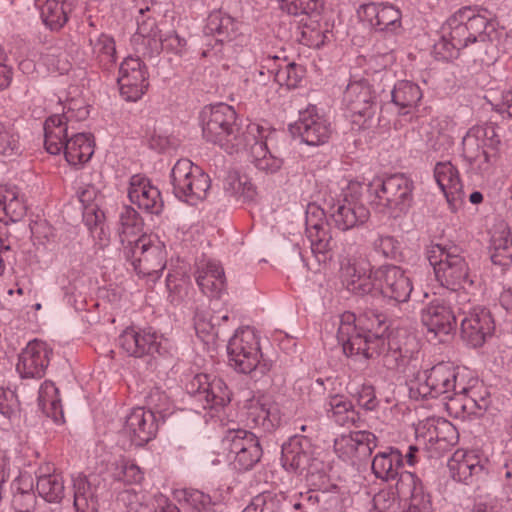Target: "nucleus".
<instances>
[{
  "label": "nucleus",
  "instance_id": "nucleus-31",
  "mask_svg": "<svg viewBox=\"0 0 512 512\" xmlns=\"http://www.w3.org/2000/svg\"><path fill=\"white\" fill-rule=\"evenodd\" d=\"M468 388L461 383L456 391L446 396V409L455 418L465 419L471 415H478L485 409L484 405L477 402L468 394Z\"/></svg>",
  "mask_w": 512,
  "mask_h": 512
},
{
  "label": "nucleus",
  "instance_id": "nucleus-35",
  "mask_svg": "<svg viewBox=\"0 0 512 512\" xmlns=\"http://www.w3.org/2000/svg\"><path fill=\"white\" fill-rule=\"evenodd\" d=\"M402 463L401 452L395 448H388L374 456L372 470L378 479L390 481L397 478Z\"/></svg>",
  "mask_w": 512,
  "mask_h": 512
},
{
  "label": "nucleus",
  "instance_id": "nucleus-11",
  "mask_svg": "<svg viewBox=\"0 0 512 512\" xmlns=\"http://www.w3.org/2000/svg\"><path fill=\"white\" fill-rule=\"evenodd\" d=\"M222 444L229 455L233 457L234 465L239 470L251 469L262 456L258 438L252 432L244 429L227 431Z\"/></svg>",
  "mask_w": 512,
  "mask_h": 512
},
{
  "label": "nucleus",
  "instance_id": "nucleus-4",
  "mask_svg": "<svg viewBox=\"0 0 512 512\" xmlns=\"http://www.w3.org/2000/svg\"><path fill=\"white\" fill-rule=\"evenodd\" d=\"M124 256L147 282H156L166 268V245L155 234L142 235L135 245L125 246Z\"/></svg>",
  "mask_w": 512,
  "mask_h": 512
},
{
  "label": "nucleus",
  "instance_id": "nucleus-64",
  "mask_svg": "<svg viewBox=\"0 0 512 512\" xmlns=\"http://www.w3.org/2000/svg\"><path fill=\"white\" fill-rule=\"evenodd\" d=\"M373 249L385 258H393L396 255L397 241L392 236L379 235L373 241Z\"/></svg>",
  "mask_w": 512,
  "mask_h": 512
},
{
  "label": "nucleus",
  "instance_id": "nucleus-21",
  "mask_svg": "<svg viewBox=\"0 0 512 512\" xmlns=\"http://www.w3.org/2000/svg\"><path fill=\"white\" fill-rule=\"evenodd\" d=\"M296 129L302 141L310 146L326 143L332 133L330 123L318 114L315 106H310L300 112Z\"/></svg>",
  "mask_w": 512,
  "mask_h": 512
},
{
  "label": "nucleus",
  "instance_id": "nucleus-18",
  "mask_svg": "<svg viewBox=\"0 0 512 512\" xmlns=\"http://www.w3.org/2000/svg\"><path fill=\"white\" fill-rule=\"evenodd\" d=\"M52 349L43 341H30L19 355L16 369L22 378H41L50 362Z\"/></svg>",
  "mask_w": 512,
  "mask_h": 512
},
{
  "label": "nucleus",
  "instance_id": "nucleus-62",
  "mask_svg": "<svg viewBox=\"0 0 512 512\" xmlns=\"http://www.w3.org/2000/svg\"><path fill=\"white\" fill-rule=\"evenodd\" d=\"M463 154L472 163L477 162L483 158L485 163L489 162V156L485 149H483L474 138L465 135L462 141Z\"/></svg>",
  "mask_w": 512,
  "mask_h": 512
},
{
  "label": "nucleus",
  "instance_id": "nucleus-56",
  "mask_svg": "<svg viewBox=\"0 0 512 512\" xmlns=\"http://www.w3.org/2000/svg\"><path fill=\"white\" fill-rule=\"evenodd\" d=\"M20 151L19 137L0 122V155L13 156Z\"/></svg>",
  "mask_w": 512,
  "mask_h": 512
},
{
  "label": "nucleus",
  "instance_id": "nucleus-23",
  "mask_svg": "<svg viewBox=\"0 0 512 512\" xmlns=\"http://www.w3.org/2000/svg\"><path fill=\"white\" fill-rule=\"evenodd\" d=\"M248 423L253 427H259L264 431H271L280 423V411L275 402L270 398L252 397L245 404Z\"/></svg>",
  "mask_w": 512,
  "mask_h": 512
},
{
  "label": "nucleus",
  "instance_id": "nucleus-49",
  "mask_svg": "<svg viewBox=\"0 0 512 512\" xmlns=\"http://www.w3.org/2000/svg\"><path fill=\"white\" fill-rule=\"evenodd\" d=\"M453 124L448 119H436L431 122L428 142L434 150L449 147L453 142Z\"/></svg>",
  "mask_w": 512,
  "mask_h": 512
},
{
  "label": "nucleus",
  "instance_id": "nucleus-50",
  "mask_svg": "<svg viewBox=\"0 0 512 512\" xmlns=\"http://www.w3.org/2000/svg\"><path fill=\"white\" fill-rule=\"evenodd\" d=\"M282 11L289 15L309 17H317L318 1L317 0H279Z\"/></svg>",
  "mask_w": 512,
  "mask_h": 512
},
{
  "label": "nucleus",
  "instance_id": "nucleus-24",
  "mask_svg": "<svg viewBox=\"0 0 512 512\" xmlns=\"http://www.w3.org/2000/svg\"><path fill=\"white\" fill-rule=\"evenodd\" d=\"M128 197L133 204L147 212L158 214L162 210L160 191L143 176L131 177Z\"/></svg>",
  "mask_w": 512,
  "mask_h": 512
},
{
  "label": "nucleus",
  "instance_id": "nucleus-57",
  "mask_svg": "<svg viewBox=\"0 0 512 512\" xmlns=\"http://www.w3.org/2000/svg\"><path fill=\"white\" fill-rule=\"evenodd\" d=\"M184 503L195 512H207L212 506V500L209 495L199 490H184Z\"/></svg>",
  "mask_w": 512,
  "mask_h": 512
},
{
  "label": "nucleus",
  "instance_id": "nucleus-42",
  "mask_svg": "<svg viewBox=\"0 0 512 512\" xmlns=\"http://www.w3.org/2000/svg\"><path fill=\"white\" fill-rule=\"evenodd\" d=\"M43 23L51 30L61 29L68 21V12L64 0H46L41 8Z\"/></svg>",
  "mask_w": 512,
  "mask_h": 512
},
{
  "label": "nucleus",
  "instance_id": "nucleus-19",
  "mask_svg": "<svg viewBox=\"0 0 512 512\" xmlns=\"http://www.w3.org/2000/svg\"><path fill=\"white\" fill-rule=\"evenodd\" d=\"M377 446L373 433L360 430L342 434L334 441V450L343 460H362Z\"/></svg>",
  "mask_w": 512,
  "mask_h": 512
},
{
  "label": "nucleus",
  "instance_id": "nucleus-14",
  "mask_svg": "<svg viewBox=\"0 0 512 512\" xmlns=\"http://www.w3.org/2000/svg\"><path fill=\"white\" fill-rule=\"evenodd\" d=\"M369 215V210L361 202L360 196L356 192L352 193L350 188L330 207V219L341 231L364 224Z\"/></svg>",
  "mask_w": 512,
  "mask_h": 512
},
{
  "label": "nucleus",
  "instance_id": "nucleus-33",
  "mask_svg": "<svg viewBox=\"0 0 512 512\" xmlns=\"http://www.w3.org/2000/svg\"><path fill=\"white\" fill-rule=\"evenodd\" d=\"M310 445L305 437L294 436L282 446L281 461L283 467L298 471L305 468L310 459Z\"/></svg>",
  "mask_w": 512,
  "mask_h": 512
},
{
  "label": "nucleus",
  "instance_id": "nucleus-39",
  "mask_svg": "<svg viewBox=\"0 0 512 512\" xmlns=\"http://www.w3.org/2000/svg\"><path fill=\"white\" fill-rule=\"evenodd\" d=\"M467 14H471V9L465 7L458 10L447 20V26L450 29V44L457 50L466 48L472 44L470 38L471 34H469V31H467V27L464 23L465 18H467Z\"/></svg>",
  "mask_w": 512,
  "mask_h": 512
},
{
  "label": "nucleus",
  "instance_id": "nucleus-9",
  "mask_svg": "<svg viewBox=\"0 0 512 512\" xmlns=\"http://www.w3.org/2000/svg\"><path fill=\"white\" fill-rule=\"evenodd\" d=\"M343 102L358 129L370 127L377 109V94L367 80L351 81L344 92Z\"/></svg>",
  "mask_w": 512,
  "mask_h": 512
},
{
  "label": "nucleus",
  "instance_id": "nucleus-37",
  "mask_svg": "<svg viewBox=\"0 0 512 512\" xmlns=\"http://www.w3.org/2000/svg\"><path fill=\"white\" fill-rule=\"evenodd\" d=\"M491 260L499 266H507L512 260V239L509 229L500 224L491 236Z\"/></svg>",
  "mask_w": 512,
  "mask_h": 512
},
{
  "label": "nucleus",
  "instance_id": "nucleus-7",
  "mask_svg": "<svg viewBox=\"0 0 512 512\" xmlns=\"http://www.w3.org/2000/svg\"><path fill=\"white\" fill-rule=\"evenodd\" d=\"M175 196L190 205L203 201L211 186L210 177L188 159L178 160L171 170Z\"/></svg>",
  "mask_w": 512,
  "mask_h": 512
},
{
  "label": "nucleus",
  "instance_id": "nucleus-5",
  "mask_svg": "<svg viewBox=\"0 0 512 512\" xmlns=\"http://www.w3.org/2000/svg\"><path fill=\"white\" fill-rule=\"evenodd\" d=\"M376 209L392 218L405 215L413 201V182L403 174H394L371 184Z\"/></svg>",
  "mask_w": 512,
  "mask_h": 512
},
{
  "label": "nucleus",
  "instance_id": "nucleus-15",
  "mask_svg": "<svg viewBox=\"0 0 512 512\" xmlns=\"http://www.w3.org/2000/svg\"><path fill=\"white\" fill-rule=\"evenodd\" d=\"M188 391L203 403V408L224 407L231 400V393L225 382L207 374H197L188 384Z\"/></svg>",
  "mask_w": 512,
  "mask_h": 512
},
{
  "label": "nucleus",
  "instance_id": "nucleus-63",
  "mask_svg": "<svg viewBox=\"0 0 512 512\" xmlns=\"http://www.w3.org/2000/svg\"><path fill=\"white\" fill-rule=\"evenodd\" d=\"M162 40V51L168 53L181 55L186 47V40L180 37L175 31H169L168 33L161 35Z\"/></svg>",
  "mask_w": 512,
  "mask_h": 512
},
{
  "label": "nucleus",
  "instance_id": "nucleus-17",
  "mask_svg": "<svg viewBox=\"0 0 512 512\" xmlns=\"http://www.w3.org/2000/svg\"><path fill=\"white\" fill-rule=\"evenodd\" d=\"M357 14L359 19L376 31L396 32L402 28V13L390 3H366Z\"/></svg>",
  "mask_w": 512,
  "mask_h": 512
},
{
  "label": "nucleus",
  "instance_id": "nucleus-27",
  "mask_svg": "<svg viewBox=\"0 0 512 512\" xmlns=\"http://www.w3.org/2000/svg\"><path fill=\"white\" fill-rule=\"evenodd\" d=\"M451 477L458 482L469 483L483 472L479 456L472 451L457 450L448 461Z\"/></svg>",
  "mask_w": 512,
  "mask_h": 512
},
{
  "label": "nucleus",
  "instance_id": "nucleus-51",
  "mask_svg": "<svg viewBox=\"0 0 512 512\" xmlns=\"http://www.w3.org/2000/svg\"><path fill=\"white\" fill-rule=\"evenodd\" d=\"M421 483L417 476L411 472L403 471L398 474L396 491L404 499H413L421 493Z\"/></svg>",
  "mask_w": 512,
  "mask_h": 512
},
{
  "label": "nucleus",
  "instance_id": "nucleus-8",
  "mask_svg": "<svg viewBox=\"0 0 512 512\" xmlns=\"http://www.w3.org/2000/svg\"><path fill=\"white\" fill-rule=\"evenodd\" d=\"M229 364L240 373L249 374L259 371L264 374L268 370L265 362H261L258 337L250 327L240 328L230 338L227 346Z\"/></svg>",
  "mask_w": 512,
  "mask_h": 512
},
{
  "label": "nucleus",
  "instance_id": "nucleus-36",
  "mask_svg": "<svg viewBox=\"0 0 512 512\" xmlns=\"http://www.w3.org/2000/svg\"><path fill=\"white\" fill-rule=\"evenodd\" d=\"M26 214V206L16 188L0 187V221L17 222Z\"/></svg>",
  "mask_w": 512,
  "mask_h": 512
},
{
  "label": "nucleus",
  "instance_id": "nucleus-45",
  "mask_svg": "<svg viewBox=\"0 0 512 512\" xmlns=\"http://www.w3.org/2000/svg\"><path fill=\"white\" fill-rule=\"evenodd\" d=\"M227 320L228 315H214L209 312L197 313L195 316V330L197 335L206 343L214 342L219 335V320Z\"/></svg>",
  "mask_w": 512,
  "mask_h": 512
},
{
  "label": "nucleus",
  "instance_id": "nucleus-13",
  "mask_svg": "<svg viewBox=\"0 0 512 512\" xmlns=\"http://www.w3.org/2000/svg\"><path fill=\"white\" fill-rule=\"evenodd\" d=\"M117 82L121 96L126 101L136 102L149 86L146 65L140 58H125L119 67Z\"/></svg>",
  "mask_w": 512,
  "mask_h": 512
},
{
  "label": "nucleus",
  "instance_id": "nucleus-28",
  "mask_svg": "<svg viewBox=\"0 0 512 512\" xmlns=\"http://www.w3.org/2000/svg\"><path fill=\"white\" fill-rule=\"evenodd\" d=\"M195 280L200 290L209 297H218L225 288L224 270L215 261L198 265Z\"/></svg>",
  "mask_w": 512,
  "mask_h": 512
},
{
  "label": "nucleus",
  "instance_id": "nucleus-16",
  "mask_svg": "<svg viewBox=\"0 0 512 512\" xmlns=\"http://www.w3.org/2000/svg\"><path fill=\"white\" fill-rule=\"evenodd\" d=\"M377 290L397 302H406L413 290L406 272L396 265H383L375 270Z\"/></svg>",
  "mask_w": 512,
  "mask_h": 512
},
{
  "label": "nucleus",
  "instance_id": "nucleus-32",
  "mask_svg": "<svg viewBox=\"0 0 512 512\" xmlns=\"http://www.w3.org/2000/svg\"><path fill=\"white\" fill-rule=\"evenodd\" d=\"M117 232L123 246L135 245L143 234V220L138 212L129 206H124L119 214Z\"/></svg>",
  "mask_w": 512,
  "mask_h": 512
},
{
  "label": "nucleus",
  "instance_id": "nucleus-48",
  "mask_svg": "<svg viewBox=\"0 0 512 512\" xmlns=\"http://www.w3.org/2000/svg\"><path fill=\"white\" fill-rule=\"evenodd\" d=\"M392 102L401 109L415 106L422 93L418 85L409 81H400L391 92Z\"/></svg>",
  "mask_w": 512,
  "mask_h": 512
},
{
  "label": "nucleus",
  "instance_id": "nucleus-44",
  "mask_svg": "<svg viewBox=\"0 0 512 512\" xmlns=\"http://www.w3.org/2000/svg\"><path fill=\"white\" fill-rule=\"evenodd\" d=\"M467 31H469L472 44L479 43L486 47L490 41V33L494 32L492 25L488 19L482 15L475 14L471 10V14H467L464 21Z\"/></svg>",
  "mask_w": 512,
  "mask_h": 512
},
{
  "label": "nucleus",
  "instance_id": "nucleus-34",
  "mask_svg": "<svg viewBox=\"0 0 512 512\" xmlns=\"http://www.w3.org/2000/svg\"><path fill=\"white\" fill-rule=\"evenodd\" d=\"M11 506L16 512H32L37 503L33 480L29 475H19L11 484Z\"/></svg>",
  "mask_w": 512,
  "mask_h": 512
},
{
  "label": "nucleus",
  "instance_id": "nucleus-43",
  "mask_svg": "<svg viewBox=\"0 0 512 512\" xmlns=\"http://www.w3.org/2000/svg\"><path fill=\"white\" fill-rule=\"evenodd\" d=\"M74 506L80 512H95L98 509L97 498L85 477L74 480Z\"/></svg>",
  "mask_w": 512,
  "mask_h": 512
},
{
  "label": "nucleus",
  "instance_id": "nucleus-59",
  "mask_svg": "<svg viewBox=\"0 0 512 512\" xmlns=\"http://www.w3.org/2000/svg\"><path fill=\"white\" fill-rule=\"evenodd\" d=\"M315 22L316 21L311 24L305 23L303 25L302 40L310 47L319 48L323 46L328 39V31L323 32L317 29L316 25H314Z\"/></svg>",
  "mask_w": 512,
  "mask_h": 512
},
{
  "label": "nucleus",
  "instance_id": "nucleus-61",
  "mask_svg": "<svg viewBox=\"0 0 512 512\" xmlns=\"http://www.w3.org/2000/svg\"><path fill=\"white\" fill-rule=\"evenodd\" d=\"M365 271L366 268L363 267L361 263L351 262L349 260L346 263L342 264V283L347 288L348 291L351 289V287L355 285V282H357V278H360Z\"/></svg>",
  "mask_w": 512,
  "mask_h": 512
},
{
  "label": "nucleus",
  "instance_id": "nucleus-60",
  "mask_svg": "<svg viewBox=\"0 0 512 512\" xmlns=\"http://www.w3.org/2000/svg\"><path fill=\"white\" fill-rule=\"evenodd\" d=\"M18 406L17 395L8 388L0 387V413L4 417L11 419L16 416Z\"/></svg>",
  "mask_w": 512,
  "mask_h": 512
},
{
  "label": "nucleus",
  "instance_id": "nucleus-12",
  "mask_svg": "<svg viewBox=\"0 0 512 512\" xmlns=\"http://www.w3.org/2000/svg\"><path fill=\"white\" fill-rule=\"evenodd\" d=\"M469 301H458L461 320V337L471 347H481L494 331V321L490 312L482 307L466 309Z\"/></svg>",
  "mask_w": 512,
  "mask_h": 512
},
{
  "label": "nucleus",
  "instance_id": "nucleus-3",
  "mask_svg": "<svg viewBox=\"0 0 512 512\" xmlns=\"http://www.w3.org/2000/svg\"><path fill=\"white\" fill-rule=\"evenodd\" d=\"M428 259L434 268L436 279L442 286L452 290L448 294V299L457 298V302L470 301L466 292H455L457 288L465 289L474 282L465 258L437 244L428 251Z\"/></svg>",
  "mask_w": 512,
  "mask_h": 512
},
{
  "label": "nucleus",
  "instance_id": "nucleus-26",
  "mask_svg": "<svg viewBox=\"0 0 512 512\" xmlns=\"http://www.w3.org/2000/svg\"><path fill=\"white\" fill-rule=\"evenodd\" d=\"M434 177L449 205L455 207L463 197V186L458 170L451 162H439L435 165Z\"/></svg>",
  "mask_w": 512,
  "mask_h": 512
},
{
  "label": "nucleus",
  "instance_id": "nucleus-54",
  "mask_svg": "<svg viewBox=\"0 0 512 512\" xmlns=\"http://www.w3.org/2000/svg\"><path fill=\"white\" fill-rule=\"evenodd\" d=\"M466 135L474 138L475 142L483 149H485V147L496 149L500 143V139L492 125L474 126L469 129Z\"/></svg>",
  "mask_w": 512,
  "mask_h": 512
},
{
  "label": "nucleus",
  "instance_id": "nucleus-47",
  "mask_svg": "<svg viewBox=\"0 0 512 512\" xmlns=\"http://www.w3.org/2000/svg\"><path fill=\"white\" fill-rule=\"evenodd\" d=\"M92 54L103 66H109L116 62V47L114 39L107 34L90 38Z\"/></svg>",
  "mask_w": 512,
  "mask_h": 512
},
{
  "label": "nucleus",
  "instance_id": "nucleus-58",
  "mask_svg": "<svg viewBox=\"0 0 512 512\" xmlns=\"http://www.w3.org/2000/svg\"><path fill=\"white\" fill-rule=\"evenodd\" d=\"M167 287L169 289V297L171 302L180 303L187 298L190 289V283L188 278H174L172 276L167 277Z\"/></svg>",
  "mask_w": 512,
  "mask_h": 512
},
{
  "label": "nucleus",
  "instance_id": "nucleus-40",
  "mask_svg": "<svg viewBox=\"0 0 512 512\" xmlns=\"http://www.w3.org/2000/svg\"><path fill=\"white\" fill-rule=\"evenodd\" d=\"M306 233L312 253L319 262L325 261L327 254L332 250V237L329 231L322 224L307 223Z\"/></svg>",
  "mask_w": 512,
  "mask_h": 512
},
{
  "label": "nucleus",
  "instance_id": "nucleus-53",
  "mask_svg": "<svg viewBox=\"0 0 512 512\" xmlns=\"http://www.w3.org/2000/svg\"><path fill=\"white\" fill-rule=\"evenodd\" d=\"M242 512H281L280 500L270 492L255 496Z\"/></svg>",
  "mask_w": 512,
  "mask_h": 512
},
{
  "label": "nucleus",
  "instance_id": "nucleus-30",
  "mask_svg": "<svg viewBox=\"0 0 512 512\" xmlns=\"http://www.w3.org/2000/svg\"><path fill=\"white\" fill-rule=\"evenodd\" d=\"M204 32L220 43L230 42L238 35V23L229 14L216 10L209 14Z\"/></svg>",
  "mask_w": 512,
  "mask_h": 512
},
{
  "label": "nucleus",
  "instance_id": "nucleus-55",
  "mask_svg": "<svg viewBox=\"0 0 512 512\" xmlns=\"http://www.w3.org/2000/svg\"><path fill=\"white\" fill-rule=\"evenodd\" d=\"M115 477L126 484H139L144 479V474L134 462L121 459L117 462Z\"/></svg>",
  "mask_w": 512,
  "mask_h": 512
},
{
  "label": "nucleus",
  "instance_id": "nucleus-20",
  "mask_svg": "<svg viewBox=\"0 0 512 512\" xmlns=\"http://www.w3.org/2000/svg\"><path fill=\"white\" fill-rule=\"evenodd\" d=\"M157 428L154 413L143 407H136L125 417L123 432L131 443L143 446L155 437Z\"/></svg>",
  "mask_w": 512,
  "mask_h": 512
},
{
  "label": "nucleus",
  "instance_id": "nucleus-52",
  "mask_svg": "<svg viewBox=\"0 0 512 512\" xmlns=\"http://www.w3.org/2000/svg\"><path fill=\"white\" fill-rule=\"evenodd\" d=\"M304 76V70L301 66L295 63H287L285 66L280 67L275 72V81L280 86L287 88H295L299 85Z\"/></svg>",
  "mask_w": 512,
  "mask_h": 512
},
{
  "label": "nucleus",
  "instance_id": "nucleus-1",
  "mask_svg": "<svg viewBox=\"0 0 512 512\" xmlns=\"http://www.w3.org/2000/svg\"><path fill=\"white\" fill-rule=\"evenodd\" d=\"M204 139L228 153L245 152L254 166L266 173H275L283 165L267 146L272 131L258 123H249L242 131L236 125V112L227 104L205 106L200 112Z\"/></svg>",
  "mask_w": 512,
  "mask_h": 512
},
{
  "label": "nucleus",
  "instance_id": "nucleus-41",
  "mask_svg": "<svg viewBox=\"0 0 512 512\" xmlns=\"http://www.w3.org/2000/svg\"><path fill=\"white\" fill-rule=\"evenodd\" d=\"M36 487L39 495L47 502L57 503L64 497V481L59 473L40 475Z\"/></svg>",
  "mask_w": 512,
  "mask_h": 512
},
{
  "label": "nucleus",
  "instance_id": "nucleus-2",
  "mask_svg": "<svg viewBox=\"0 0 512 512\" xmlns=\"http://www.w3.org/2000/svg\"><path fill=\"white\" fill-rule=\"evenodd\" d=\"M44 145L48 153H63L69 165L78 167L91 159L95 144L89 133H76L68 137V126L63 122V117L50 116L44 123Z\"/></svg>",
  "mask_w": 512,
  "mask_h": 512
},
{
  "label": "nucleus",
  "instance_id": "nucleus-6",
  "mask_svg": "<svg viewBox=\"0 0 512 512\" xmlns=\"http://www.w3.org/2000/svg\"><path fill=\"white\" fill-rule=\"evenodd\" d=\"M337 340L349 357L373 358L385 350L386 340L371 331L360 332L355 326V315L345 312L339 317Z\"/></svg>",
  "mask_w": 512,
  "mask_h": 512
},
{
  "label": "nucleus",
  "instance_id": "nucleus-22",
  "mask_svg": "<svg viewBox=\"0 0 512 512\" xmlns=\"http://www.w3.org/2000/svg\"><path fill=\"white\" fill-rule=\"evenodd\" d=\"M421 321L429 333L447 336L456 328V316L449 304L443 300H433L422 309Z\"/></svg>",
  "mask_w": 512,
  "mask_h": 512
},
{
  "label": "nucleus",
  "instance_id": "nucleus-38",
  "mask_svg": "<svg viewBox=\"0 0 512 512\" xmlns=\"http://www.w3.org/2000/svg\"><path fill=\"white\" fill-rule=\"evenodd\" d=\"M38 403L43 413L55 422H63V409L58 388L51 381H44L39 389Z\"/></svg>",
  "mask_w": 512,
  "mask_h": 512
},
{
  "label": "nucleus",
  "instance_id": "nucleus-25",
  "mask_svg": "<svg viewBox=\"0 0 512 512\" xmlns=\"http://www.w3.org/2000/svg\"><path fill=\"white\" fill-rule=\"evenodd\" d=\"M119 345L129 356L142 357L157 350V336L148 329L126 328L119 336Z\"/></svg>",
  "mask_w": 512,
  "mask_h": 512
},
{
  "label": "nucleus",
  "instance_id": "nucleus-29",
  "mask_svg": "<svg viewBox=\"0 0 512 512\" xmlns=\"http://www.w3.org/2000/svg\"><path fill=\"white\" fill-rule=\"evenodd\" d=\"M328 418L341 426L357 425L360 420L352 402L345 395H329L324 405Z\"/></svg>",
  "mask_w": 512,
  "mask_h": 512
},
{
  "label": "nucleus",
  "instance_id": "nucleus-46",
  "mask_svg": "<svg viewBox=\"0 0 512 512\" xmlns=\"http://www.w3.org/2000/svg\"><path fill=\"white\" fill-rule=\"evenodd\" d=\"M79 201L83 205V217L89 227L96 226L102 219L103 213L95 203L98 197L97 189L92 185L83 187L78 193Z\"/></svg>",
  "mask_w": 512,
  "mask_h": 512
},
{
  "label": "nucleus",
  "instance_id": "nucleus-10",
  "mask_svg": "<svg viewBox=\"0 0 512 512\" xmlns=\"http://www.w3.org/2000/svg\"><path fill=\"white\" fill-rule=\"evenodd\" d=\"M458 373L450 364L441 362L433 366L429 371L418 373L411 382V392H416L422 398H435L442 394L449 395L456 391L460 383L457 382Z\"/></svg>",
  "mask_w": 512,
  "mask_h": 512
}]
</instances>
